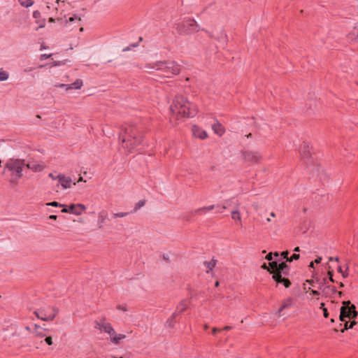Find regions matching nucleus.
I'll return each mask as SVG.
<instances>
[{"label":"nucleus","mask_w":358,"mask_h":358,"mask_svg":"<svg viewBox=\"0 0 358 358\" xmlns=\"http://www.w3.org/2000/svg\"><path fill=\"white\" fill-rule=\"evenodd\" d=\"M351 308L341 307L340 310L339 320L342 322L346 320V318L350 320H355L357 315L358 312L356 310L355 305L350 306Z\"/></svg>","instance_id":"6"},{"label":"nucleus","mask_w":358,"mask_h":358,"mask_svg":"<svg viewBox=\"0 0 358 358\" xmlns=\"http://www.w3.org/2000/svg\"><path fill=\"white\" fill-rule=\"evenodd\" d=\"M275 257H278L279 254L278 252H275V253L273 254Z\"/></svg>","instance_id":"64"},{"label":"nucleus","mask_w":358,"mask_h":358,"mask_svg":"<svg viewBox=\"0 0 358 358\" xmlns=\"http://www.w3.org/2000/svg\"><path fill=\"white\" fill-rule=\"evenodd\" d=\"M214 208H215L214 205H210L208 206H203V207H201V208H199L195 210L194 214L202 215V214L206 213L208 211H210V210H213Z\"/></svg>","instance_id":"20"},{"label":"nucleus","mask_w":358,"mask_h":358,"mask_svg":"<svg viewBox=\"0 0 358 358\" xmlns=\"http://www.w3.org/2000/svg\"><path fill=\"white\" fill-rule=\"evenodd\" d=\"M328 275H329V280L331 281V282H334V279H333V272L332 271H328Z\"/></svg>","instance_id":"43"},{"label":"nucleus","mask_w":358,"mask_h":358,"mask_svg":"<svg viewBox=\"0 0 358 358\" xmlns=\"http://www.w3.org/2000/svg\"><path fill=\"white\" fill-rule=\"evenodd\" d=\"M338 271L339 273H341L343 271L342 270V267H341V266H338Z\"/></svg>","instance_id":"58"},{"label":"nucleus","mask_w":358,"mask_h":358,"mask_svg":"<svg viewBox=\"0 0 358 358\" xmlns=\"http://www.w3.org/2000/svg\"><path fill=\"white\" fill-rule=\"evenodd\" d=\"M45 342L48 345H52V343H53L52 337L51 336H46L45 338Z\"/></svg>","instance_id":"34"},{"label":"nucleus","mask_w":358,"mask_h":358,"mask_svg":"<svg viewBox=\"0 0 358 358\" xmlns=\"http://www.w3.org/2000/svg\"><path fill=\"white\" fill-rule=\"evenodd\" d=\"M57 178L64 189H68L71 187L72 180L70 177L65 176L63 174H59L57 176Z\"/></svg>","instance_id":"13"},{"label":"nucleus","mask_w":358,"mask_h":358,"mask_svg":"<svg viewBox=\"0 0 358 358\" xmlns=\"http://www.w3.org/2000/svg\"><path fill=\"white\" fill-rule=\"evenodd\" d=\"M174 319H175V318H173V315H172V316H171V318H170V319H169V320H167L166 323H167V324H168V326H169V327H173V326H174Z\"/></svg>","instance_id":"33"},{"label":"nucleus","mask_w":358,"mask_h":358,"mask_svg":"<svg viewBox=\"0 0 358 358\" xmlns=\"http://www.w3.org/2000/svg\"><path fill=\"white\" fill-rule=\"evenodd\" d=\"M266 259L268 260V261H271L272 259H273V253L272 252H269L266 256Z\"/></svg>","instance_id":"41"},{"label":"nucleus","mask_w":358,"mask_h":358,"mask_svg":"<svg viewBox=\"0 0 358 358\" xmlns=\"http://www.w3.org/2000/svg\"><path fill=\"white\" fill-rule=\"evenodd\" d=\"M184 32L186 34H192L198 32L201 29L199 25L196 23V22L194 20H189L184 22Z\"/></svg>","instance_id":"8"},{"label":"nucleus","mask_w":358,"mask_h":358,"mask_svg":"<svg viewBox=\"0 0 358 358\" xmlns=\"http://www.w3.org/2000/svg\"><path fill=\"white\" fill-rule=\"evenodd\" d=\"M125 337L126 336L124 334H117L115 333V334L112 336V337L110 338V341L112 343L115 344H118L120 343V341L125 338Z\"/></svg>","instance_id":"24"},{"label":"nucleus","mask_w":358,"mask_h":358,"mask_svg":"<svg viewBox=\"0 0 358 358\" xmlns=\"http://www.w3.org/2000/svg\"><path fill=\"white\" fill-rule=\"evenodd\" d=\"M192 132L195 138L206 139L208 137L207 132L196 124L192 125Z\"/></svg>","instance_id":"11"},{"label":"nucleus","mask_w":358,"mask_h":358,"mask_svg":"<svg viewBox=\"0 0 358 358\" xmlns=\"http://www.w3.org/2000/svg\"><path fill=\"white\" fill-rule=\"evenodd\" d=\"M311 294L315 295V296H319L320 295V292L318 291H317V290L312 289L311 290Z\"/></svg>","instance_id":"44"},{"label":"nucleus","mask_w":358,"mask_h":358,"mask_svg":"<svg viewBox=\"0 0 358 358\" xmlns=\"http://www.w3.org/2000/svg\"><path fill=\"white\" fill-rule=\"evenodd\" d=\"M130 49H131V48H130V47H127V48H124V49L122 50V51H123V52H126V51L129 50Z\"/></svg>","instance_id":"56"},{"label":"nucleus","mask_w":358,"mask_h":358,"mask_svg":"<svg viewBox=\"0 0 358 358\" xmlns=\"http://www.w3.org/2000/svg\"><path fill=\"white\" fill-rule=\"evenodd\" d=\"M59 310L56 307L47 306L34 311L36 316L43 321H52L57 315Z\"/></svg>","instance_id":"4"},{"label":"nucleus","mask_w":358,"mask_h":358,"mask_svg":"<svg viewBox=\"0 0 358 358\" xmlns=\"http://www.w3.org/2000/svg\"><path fill=\"white\" fill-rule=\"evenodd\" d=\"M353 304L350 301H343L342 302V306L341 307H345L350 308Z\"/></svg>","instance_id":"32"},{"label":"nucleus","mask_w":358,"mask_h":358,"mask_svg":"<svg viewBox=\"0 0 358 358\" xmlns=\"http://www.w3.org/2000/svg\"><path fill=\"white\" fill-rule=\"evenodd\" d=\"M8 78V74L6 71L0 70V80L4 81L6 80Z\"/></svg>","instance_id":"29"},{"label":"nucleus","mask_w":358,"mask_h":358,"mask_svg":"<svg viewBox=\"0 0 358 358\" xmlns=\"http://www.w3.org/2000/svg\"><path fill=\"white\" fill-rule=\"evenodd\" d=\"M62 213H70V208L69 209H67V208H63L62 210Z\"/></svg>","instance_id":"53"},{"label":"nucleus","mask_w":358,"mask_h":358,"mask_svg":"<svg viewBox=\"0 0 358 358\" xmlns=\"http://www.w3.org/2000/svg\"><path fill=\"white\" fill-rule=\"evenodd\" d=\"M320 309H322V311H323L324 317L327 318L328 317V315H329V313H328L327 309L326 308H324V303H322L320 304Z\"/></svg>","instance_id":"31"},{"label":"nucleus","mask_w":358,"mask_h":358,"mask_svg":"<svg viewBox=\"0 0 358 358\" xmlns=\"http://www.w3.org/2000/svg\"><path fill=\"white\" fill-rule=\"evenodd\" d=\"M321 261H322V257H318L315 260V262L316 264H319V263H320V262H321Z\"/></svg>","instance_id":"47"},{"label":"nucleus","mask_w":358,"mask_h":358,"mask_svg":"<svg viewBox=\"0 0 358 358\" xmlns=\"http://www.w3.org/2000/svg\"><path fill=\"white\" fill-rule=\"evenodd\" d=\"M46 205L47 206H54V207L62 206V204L59 203L57 201H52V202H50V203H46Z\"/></svg>","instance_id":"36"},{"label":"nucleus","mask_w":358,"mask_h":358,"mask_svg":"<svg viewBox=\"0 0 358 358\" xmlns=\"http://www.w3.org/2000/svg\"><path fill=\"white\" fill-rule=\"evenodd\" d=\"M306 282L309 283L310 285L313 286V280H307Z\"/></svg>","instance_id":"55"},{"label":"nucleus","mask_w":358,"mask_h":358,"mask_svg":"<svg viewBox=\"0 0 358 358\" xmlns=\"http://www.w3.org/2000/svg\"><path fill=\"white\" fill-rule=\"evenodd\" d=\"M45 330V328L38 324H34L31 334L36 338H42L46 336Z\"/></svg>","instance_id":"14"},{"label":"nucleus","mask_w":358,"mask_h":358,"mask_svg":"<svg viewBox=\"0 0 358 358\" xmlns=\"http://www.w3.org/2000/svg\"><path fill=\"white\" fill-rule=\"evenodd\" d=\"M20 3L24 7H29L31 6L34 3V1L32 0H18Z\"/></svg>","instance_id":"27"},{"label":"nucleus","mask_w":358,"mask_h":358,"mask_svg":"<svg viewBox=\"0 0 358 358\" xmlns=\"http://www.w3.org/2000/svg\"><path fill=\"white\" fill-rule=\"evenodd\" d=\"M188 308V304L186 301H180L176 307V311L173 313V317L176 318L178 315L182 313Z\"/></svg>","instance_id":"18"},{"label":"nucleus","mask_w":358,"mask_h":358,"mask_svg":"<svg viewBox=\"0 0 358 358\" xmlns=\"http://www.w3.org/2000/svg\"><path fill=\"white\" fill-rule=\"evenodd\" d=\"M278 272H280L282 274L289 273V267L286 262H281L278 265Z\"/></svg>","instance_id":"21"},{"label":"nucleus","mask_w":358,"mask_h":358,"mask_svg":"<svg viewBox=\"0 0 358 358\" xmlns=\"http://www.w3.org/2000/svg\"><path fill=\"white\" fill-rule=\"evenodd\" d=\"M25 329H26L27 331H29V332H30V333L31 334L32 329H31V327H30L27 326V327H25Z\"/></svg>","instance_id":"52"},{"label":"nucleus","mask_w":358,"mask_h":358,"mask_svg":"<svg viewBox=\"0 0 358 358\" xmlns=\"http://www.w3.org/2000/svg\"><path fill=\"white\" fill-rule=\"evenodd\" d=\"M316 106H317V101L315 99H314L313 101L311 103H310L309 106H310V109H312L313 108H315Z\"/></svg>","instance_id":"37"},{"label":"nucleus","mask_w":358,"mask_h":358,"mask_svg":"<svg viewBox=\"0 0 358 358\" xmlns=\"http://www.w3.org/2000/svg\"><path fill=\"white\" fill-rule=\"evenodd\" d=\"M156 71L162 73V76L171 78L180 73V66L174 61H157Z\"/></svg>","instance_id":"3"},{"label":"nucleus","mask_w":358,"mask_h":358,"mask_svg":"<svg viewBox=\"0 0 358 358\" xmlns=\"http://www.w3.org/2000/svg\"><path fill=\"white\" fill-rule=\"evenodd\" d=\"M218 331H220V329H217V328H216V327H214V328H213V329H212V332H213V334H215V333H217V332H218Z\"/></svg>","instance_id":"46"},{"label":"nucleus","mask_w":358,"mask_h":358,"mask_svg":"<svg viewBox=\"0 0 358 358\" xmlns=\"http://www.w3.org/2000/svg\"><path fill=\"white\" fill-rule=\"evenodd\" d=\"M169 110L170 122L174 126L185 122L186 119L194 117L198 112L196 106L182 94H177L173 97Z\"/></svg>","instance_id":"1"},{"label":"nucleus","mask_w":358,"mask_h":358,"mask_svg":"<svg viewBox=\"0 0 358 358\" xmlns=\"http://www.w3.org/2000/svg\"><path fill=\"white\" fill-rule=\"evenodd\" d=\"M128 215L127 213H120L113 214L114 217H123Z\"/></svg>","instance_id":"35"},{"label":"nucleus","mask_w":358,"mask_h":358,"mask_svg":"<svg viewBox=\"0 0 358 358\" xmlns=\"http://www.w3.org/2000/svg\"><path fill=\"white\" fill-rule=\"evenodd\" d=\"M261 267H262V268L267 270V271H268V269H270L268 266H267L265 263L263 264Z\"/></svg>","instance_id":"45"},{"label":"nucleus","mask_w":358,"mask_h":358,"mask_svg":"<svg viewBox=\"0 0 358 358\" xmlns=\"http://www.w3.org/2000/svg\"><path fill=\"white\" fill-rule=\"evenodd\" d=\"M231 219L235 221L238 224H242L241 214L239 210V203H236L234 208L231 212Z\"/></svg>","instance_id":"12"},{"label":"nucleus","mask_w":358,"mask_h":358,"mask_svg":"<svg viewBox=\"0 0 358 358\" xmlns=\"http://www.w3.org/2000/svg\"><path fill=\"white\" fill-rule=\"evenodd\" d=\"M70 213H72L76 215H80L84 212L86 209L85 205L78 203V204H71L69 206Z\"/></svg>","instance_id":"17"},{"label":"nucleus","mask_w":358,"mask_h":358,"mask_svg":"<svg viewBox=\"0 0 358 358\" xmlns=\"http://www.w3.org/2000/svg\"><path fill=\"white\" fill-rule=\"evenodd\" d=\"M243 159L252 164H260L262 161V155L258 151L246 150L242 153Z\"/></svg>","instance_id":"5"},{"label":"nucleus","mask_w":358,"mask_h":358,"mask_svg":"<svg viewBox=\"0 0 358 358\" xmlns=\"http://www.w3.org/2000/svg\"><path fill=\"white\" fill-rule=\"evenodd\" d=\"M294 303H295V300L292 297H288V298L283 299L281 302L280 307L279 308V309L278 310V312H277L278 316L280 317L282 312L285 309L292 308V306H294Z\"/></svg>","instance_id":"10"},{"label":"nucleus","mask_w":358,"mask_h":358,"mask_svg":"<svg viewBox=\"0 0 358 358\" xmlns=\"http://www.w3.org/2000/svg\"><path fill=\"white\" fill-rule=\"evenodd\" d=\"M33 15L34 17H38L40 15V13L38 11H34Z\"/></svg>","instance_id":"49"},{"label":"nucleus","mask_w":358,"mask_h":358,"mask_svg":"<svg viewBox=\"0 0 358 358\" xmlns=\"http://www.w3.org/2000/svg\"><path fill=\"white\" fill-rule=\"evenodd\" d=\"M294 252H299L300 251V248L299 247H296L294 250Z\"/></svg>","instance_id":"59"},{"label":"nucleus","mask_w":358,"mask_h":358,"mask_svg":"<svg viewBox=\"0 0 358 358\" xmlns=\"http://www.w3.org/2000/svg\"><path fill=\"white\" fill-rule=\"evenodd\" d=\"M66 26L71 30L78 27H79L80 31L83 30V28L81 27V17L77 15L69 17V20L66 21Z\"/></svg>","instance_id":"9"},{"label":"nucleus","mask_w":358,"mask_h":358,"mask_svg":"<svg viewBox=\"0 0 358 358\" xmlns=\"http://www.w3.org/2000/svg\"><path fill=\"white\" fill-rule=\"evenodd\" d=\"M289 273L282 274L277 272L272 275V278L276 282V286L282 285L285 288H289L291 286V282L289 279Z\"/></svg>","instance_id":"7"},{"label":"nucleus","mask_w":358,"mask_h":358,"mask_svg":"<svg viewBox=\"0 0 358 358\" xmlns=\"http://www.w3.org/2000/svg\"><path fill=\"white\" fill-rule=\"evenodd\" d=\"M83 86V82L81 80H77L73 83H72L71 85L67 86L66 90L69 89H80Z\"/></svg>","instance_id":"26"},{"label":"nucleus","mask_w":358,"mask_h":358,"mask_svg":"<svg viewBox=\"0 0 358 358\" xmlns=\"http://www.w3.org/2000/svg\"><path fill=\"white\" fill-rule=\"evenodd\" d=\"M348 268H349V267L347 265L346 266V270L341 273V274H342L343 278H347L348 276Z\"/></svg>","instance_id":"38"},{"label":"nucleus","mask_w":358,"mask_h":358,"mask_svg":"<svg viewBox=\"0 0 358 358\" xmlns=\"http://www.w3.org/2000/svg\"><path fill=\"white\" fill-rule=\"evenodd\" d=\"M231 329V327L230 326H225L222 329L225 331L230 330Z\"/></svg>","instance_id":"51"},{"label":"nucleus","mask_w":358,"mask_h":358,"mask_svg":"<svg viewBox=\"0 0 358 358\" xmlns=\"http://www.w3.org/2000/svg\"><path fill=\"white\" fill-rule=\"evenodd\" d=\"M333 260L338 262L339 259L337 257H329V261H333Z\"/></svg>","instance_id":"50"},{"label":"nucleus","mask_w":358,"mask_h":358,"mask_svg":"<svg viewBox=\"0 0 358 358\" xmlns=\"http://www.w3.org/2000/svg\"><path fill=\"white\" fill-rule=\"evenodd\" d=\"M217 264V260L215 259H212L210 262H205L204 264L208 268L206 271L207 273H209L210 271H213V269L215 267Z\"/></svg>","instance_id":"23"},{"label":"nucleus","mask_w":358,"mask_h":358,"mask_svg":"<svg viewBox=\"0 0 358 358\" xmlns=\"http://www.w3.org/2000/svg\"><path fill=\"white\" fill-rule=\"evenodd\" d=\"M8 169L12 171L13 173L15 174L17 178L22 176V167L19 162H15L8 166Z\"/></svg>","instance_id":"16"},{"label":"nucleus","mask_w":358,"mask_h":358,"mask_svg":"<svg viewBox=\"0 0 358 358\" xmlns=\"http://www.w3.org/2000/svg\"><path fill=\"white\" fill-rule=\"evenodd\" d=\"M119 138L122 142V147L127 152H131L141 141L139 132L132 126L124 127L120 134Z\"/></svg>","instance_id":"2"},{"label":"nucleus","mask_w":358,"mask_h":358,"mask_svg":"<svg viewBox=\"0 0 358 358\" xmlns=\"http://www.w3.org/2000/svg\"><path fill=\"white\" fill-rule=\"evenodd\" d=\"M57 215H50L49 218L50 219H52V220H56L57 219Z\"/></svg>","instance_id":"54"},{"label":"nucleus","mask_w":358,"mask_h":358,"mask_svg":"<svg viewBox=\"0 0 358 358\" xmlns=\"http://www.w3.org/2000/svg\"><path fill=\"white\" fill-rule=\"evenodd\" d=\"M50 56H51V55H45V54H44V55H41V57H42V59H48V58L50 57Z\"/></svg>","instance_id":"48"},{"label":"nucleus","mask_w":358,"mask_h":358,"mask_svg":"<svg viewBox=\"0 0 358 358\" xmlns=\"http://www.w3.org/2000/svg\"><path fill=\"white\" fill-rule=\"evenodd\" d=\"M49 176H50L52 179H53V180H55V179H56V178H57V177H55V176H53V174H52V173H50V174H49Z\"/></svg>","instance_id":"57"},{"label":"nucleus","mask_w":358,"mask_h":358,"mask_svg":"<svg viewBox=\"0 0 358 358\" xmlns=\"http://www.w3.org/2000/svg\"><path fill=\"white\" fill-rule=\"evenodd\" d=\"M212 129L214 131V132L217 134H218L220 136H222L224 133V129L222 127V125L219 123L216 122L212 126Z\"/></svg>","instance_id":"19"},{"label":"nucleus","mask_w":358,"mask_h":358,"mask_svg":"<svg viewBox=\"0 0 358 358\" xmlns=\"http://www.w3.org/2000/svg\"><path fill=\"white\" fill-rule=\"evenodd\" d=\"M344 328L341 330V332L343 333L345 330L352 329L356 324H357V322L355 320H352L350 324L348 321H344Z\"/></svg>","instance_id":"25"},{"label":"nucleus","mask_w":358,"mask_h":358,"mask_svg":"<svg viewBox=\"0 0 358 358\" xmlns=\"http://www.w3.org/2000/svg\"><path fill=\"white\" fill-rule=\"evenodd\" d=\"M300 257L299 255V254H294L291 257H290V260H297L299 259Z\"/></svg>","instance_id":"39"},{"label":"nucleus","mask_w":358,"mask_h":358,"mask_svg":"<svg viewBox=\"0 0 358 358\" xmlns=\"http://www.w3.org/2000/svg\"><path fill=\"white\" fill-rule=\"evenodd\" d=\"M278 263L276 261L270 262L268 263V267L270 269H268V272L271 274L273 275V273L278 272Z\"/></svg>","instance_id":"22"},{"label":"nucleus","mask_w":358,"mask_h":358,"mask_svg":"<svg viewBox=\"0 0 358 358\" xmlns=\"http://www.w3.org/2000/svg\"><path fill=\"white\" fill-rule=\"evenodd\" d=\"M145 200H141V201H139L136 203V206H135V208H134V212L137 211L138 209H140L141 207H143V206L145 205Z\"/></svg>","instance_id":"30"},{"label":"nucleus","mask_w":358,"mask_h":358,"mask_svg":"<svg viewBox=\"0 0 358 358\" xmlns=\"http://www.w3.org/2000/svg\"><path fill=\"white\" fill-rule=\"evenodd\" d=\"M309 266L311 267V268H313L314 267V262H310Z\"/></svg>","instance_id":"62"},{"label":"nucleus","mask_w":358,"mask_h":358,"mask_svg":"<svg viewBox=\"0 0 358 358\" xmlns=\"http://www.w3.org/2000/svg\"><path fill=\"white\" fill-rule=\"evenodd\" d=\"M184 219H185L186 221H187V222L190 221V218H189V217H188L187 216V217H184Z\"/></svg>","instance_id":"63"},{"label":"nucleus","mask_w":358,"mask_h":358,"mask_svg":"<svg viewBox=\"0 0 358 358\" xmlns=\"http://www.w3.org/2000/svg\"><path fill=\"white\" fill-rule=\"evenodd\" d=\"M99 329L109 334L110 338L115 334V331L110 323L101 322L98 324Z\"/></svg>","instance_id":"15"},{"label":"nucleus","mask_w":358,"mask_h":358,"mask_svg":"<svg viewBox=\"0 0 358 358\" xmlns=\"http://www.w3.org/2000/svg\"><path fill=\"white\" fill-rule=\"evenodd\" d=\"M270 216L272 217H275V213H273V212L271 213Z\"/></svg>","instance_id":"61"},{"label":"nucleus","mask_w":358,"mask_h":358,"mask_svg":"<svg viewBox=\"0 0 358 358\" xmlns=\"http://www.w3.org/2000/svg\"><path fill=\"white\" fill-rule=\"evenodd\" d=\"M288 255H289V252L288 251H284L281 253V256L284 258V259H287L288 257Z\"/></svg>","instance_id":"40"},{"label":"nucleus","mask_w":358,"mask_h":358,"mask_svg":"<svg viewBox=\"0 0 358 358\" xmlns=\"http://www.w3.org/2000/svg\"><path fill=\"white\" fill-rule=\"evenodd\" d=\"M155 64L156 62L152 63H146L144 66V68L150 71L151 70H156V68L155 67Z\"/></svg>","instance_id":"28"},{"label":"nucleus","mask_w":358,"mask_h":358,"mask_svg":"<svg viewBox=\"0 0 358 358\" xmlns=\"http://www.w3.org/2000/svg\"><path fill=\"white\" fill-rule=\"evenodd\" d=\"M117 309H118V310H122V311H124V312H125V311H127V309L126 306H117Z\"/></svg>","instance_id":"42"},{"label":"nucleus","mask_w":358,"mask_h":358,"mask_svg":"<svg viewBox=\"0 0 358 358\" xmlns=\"http://www.w3.org/2000/svg\"><path fill=\"white\" fill-rule=\"evenodd\" d=\"M81 181L86 182V180H84L82 177H80V178L78 179L77 182H81Z\"/></svg>","instance_id":"60"}]
</instances>
